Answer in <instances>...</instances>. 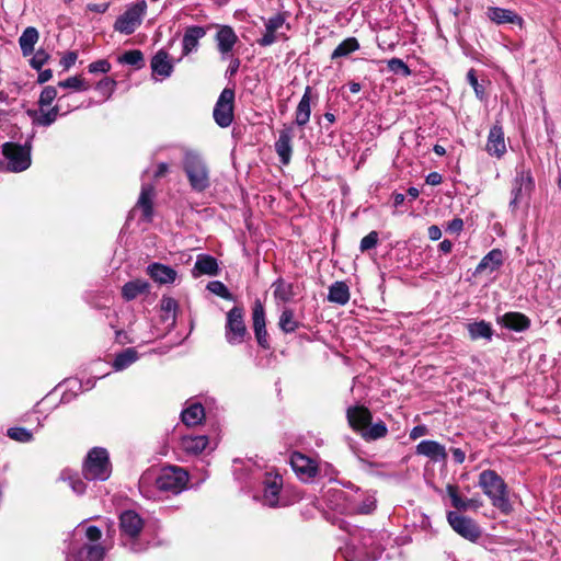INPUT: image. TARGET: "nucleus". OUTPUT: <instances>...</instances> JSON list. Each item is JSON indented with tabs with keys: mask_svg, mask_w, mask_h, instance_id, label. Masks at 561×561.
<instances>
[{
	"mask_svg": "<svg viewBox=\"0 0 561 561\" xmlns=\"http://www.w3.org/2000/svg\"><path fill=\"white\" fill-rule=\"evenodd\" d=\"M215 38L217 42L218 50L221 53L224 57L232 50L233 46L238 41L234 31L227 25L218 26V31Z\"/></svg>",
	"mask_w": 561,
	"mask_h": 561,
	"instance_id": "5701e85b",
	"label": "nucleus"
},
{
	"mask_svg": "<svg viewBox=\"0 0 561 561\" xmlns=\"http://www.w3.org/2000/svg\"><path fill=\"white\" fill-rule=\"evenodd\" d=\"M388 430L382 421H379L373 425H368L362 433V437L366 440H376L387 435Z\"/></svg>",
	"mask_w": 561,
	"mask_h": 561,
	"instance_id": "79ce46f5",
	"label": "nucleus"
},
{
	"mask_svg": "<svg viewBox=\"0 0 561 561\" xmlns=\"http://www.w3.org/2000/svg\"><path fill=\"white\" fill-rule=\"evenodd\" d=\"M182 421L187 426H195L205 417V410L201 403H193L182 411Z\"/></svg>",
	"mask_w": 561,
	"mask_h": 561,
	"instance_id": "4c0bfd02",
	"label": "nucleus"
},
{
	"mask_svg": "<svg viewBox=\"0 0 561 561\" xmlns=\"http://www.w3.org/2000/svg\"><path fill=\"white\" fill-rule=\"evenodd\" d=\"M486 16L497 25L510 23L516 24L520 28L524 26V19L510 9L489 7L486 10Z\"/></svg>",
	"mask_w": 561,
	"mask_h": 561,
	"instance_id": "dca6fc26",
	"label": "nucleus"
},
{
	"mask_svg": "<svg viewBox=\"0 0 561 561\" xmlns=\"http://www.w3.org/2000/svg\"><path fill=\"white\" fill-rule=\"evenodd\" d=\"M378 243V232L370 231L367 236H365L362 241L359 249L362 252H366L370 249H374Z\"/></svg>",
	"mask_w": 561,
	"mask_h": 561,
	"instance_id": "5fc2aeb1",
	"label": "nucleus"
},
{
	"mask_svg": "<svg viewBox=\"0 0 561 561\" xmlns=\"http://www.w3.org/2000/svg\"><path fill=\"white\" fill-rule=\"evenodd\" d=\"M58 87L64 89H72L75 91H87L90 84L80 76L67 78L64 81H59Z\"/></svg>",
	"mask_w": 561,
	"mask_h": 561,
	"instance_id": "a18cd8bd",
	"label": "nucleus"
},
{
	"mask_svg": "<svg viewBox=\"0 0 561 561\" xmlns=\"http://www.w3.org/2000/svg\"><path fill=\"white\" fill-rule=\"evenodd\" d=\"M77 58H78V55L76 51H68L60 59V65L64 67V69L67 70L75 65Z\"/></svg>",
	"mask_w": 561,
	"mask_h": 561,
	"instance_id": "bf43d9fd",
	"label": "nucleus"
},
{
	"mask_svg": "<svg viewBox=\"0 0 561 561\" xmlns=\"http://www.w3.org/2000/svg\"><path fill=\"white\" fill-rule=\"evenodd\" d=\"M82 472L84 478L90 481L107 480L112 472L107 450L101 447L92 448L85 458Z\"/></svg>",
	"mask_w": 561,
	"mask_h": 561,
	"instance_id": "20e7f679",
	"label": "nucleus"
},
{
	"mask_svg": "<svg viewBox=\"0 0 561 561\" xmlns=\"http://www.w3.org/2000/svg\"><path fill=\"white\" fill-rule=\"evenodd\" d=\"M3 154L9 160V170L22 172L31 165V145L7 142L3 145Z\"/></svg>",
	"mask_w": 561,
	"mask_h": 561,
	"instance_id": "0eeeda50",
	"label": "nucleus"
},
{
	"mask_svg": "<svg viewBox=\"0 0 561 561\" xmlns=\"http://www.w3.org/2000/svg\"><path fill=\"white\" fill-rule=\"evenodd\" d=\"M219 272L217 260L208 254H199L196 259L192 274L194 277L201 275H217Z\"/></svg>",
	"mask_w": 561,
	"mask_h": 561,
	"instance_id": "393cba45",
	"label": "nucleus"
},
{
	"mask_svg": "<svg viewBox=\"0 0 561 561\" xmlns=\"http://www.w3.org/2000/svg\"><path fill=\"white\" fill-rule=\"evenodd\" d=\"M273 295L277 301L287 302L295 297L294 286L283 278H278L272 285Z\"/></svg>",
	"mask_w": 561,
	"mask_h": 561,
	"instance_id": "e433bc0d",
	"label": "nucleus"
},
{
	"mask_svg": "<svg viewBox=\"0 0 561 561\" xmlns=\"http://www.w3.org/2000/svg\"><path fill=\"white\" fill-rule=\"evenodd\" d=\"M61 479L69 481V486L76 494L81 495L85 492L87 485H85L84 481L81 478H79L78 476H72V474H69L67 471H62Z\"/></svg>",
	"mask_w": 561,
	"mask_h": 561,
	"instance_id": "de8ad7c7",
	"label": "nucleus"
},
{
	"mask_svg": "<svg viewBox=\"0 0 561 561\" xmlns=\"http://www.w3.org/2000/svg\"><path fill=\"white\" fill-rule=\"evenodd\" d=\"M310 100H311V88L307 87L300 102L298 103L297 110H296L295 122L298 126H305L310 119V114H311Z\"/></svg>",
	"mask_w": 561,
	"mask_h": 561,
	"instance_id": "72a5a7b5",
	"label": "nucleus"
},
{
	"mask_svg": "<svg viewBox=\"0 0 561 561\" xmlns=\"http://www.w3.org/2000/svg\"><path fill=\"white\" fill-rule=\"evenodd\" d=\"M66 98V95H62L59 98L58 103L51 107L48 111H44L43 107H41L39 112H28V114L33 117V122L39 126H50L53 123L56 122L59 112L61 111V101Z\"/></svg>",
	"mask_w": 561,
	"mask_h": 561,
	"instance_id": "bb28decb",
	"label": "nucleus"
},
{
	"mask_svg": "<svg viewBox=\"0 0 561 561\" xmlns=\"http://www.w3.org/2000/svg\"><path fill=\"white\" fill-rule=\"evenodd\" d=\"M234 91L226 88L220 93L215 107L214 119L222 128L228 127L233 121Z\"/></svg>",
	"mask_w": 561,
	"mask_h": 561,
	"instance_id": "9b49d317",
	"label": "nucleus"
},
{
	"mask_svg": "<svg viewBox=\"0 0 561 561\" xmlns=\"http://www.w3.org/2000/svg\"><path fill=\"white\" fill-rule=\"evenodd\" d=\"M446 493L450 499L453 507L457 511H478L483 505L480 497L466 499L461 496L459 488L455 484H447Z\"/></svg>",
	"mask_w": 561,
	"mask_h": 561,
	"instance_id": "ddd939ff",
	"label": "nucleus"
},
{
	"mask_svg": "<svg viewBox=\"0 0 561 561\" xmlns=\"http://www.w3.org/2000/svg\"><path fill=\"white\" fill-rule=\"evenodd\" d=\"M478 484L495 508L504 514L512 512L507 485L494 470H483L479 474Z\"/></svg>",
	"mask_w": 561,
	"mask_h": 561,
	"instance_id": "f03ea898",
	"label": "nucleus"
},
{
	"mask_svg": "<svg viewBox=\"0 0 561 561\" xmlns=\"http://www.w3.org/2000/svg\"><path fill=\"white\" fill-rule=\"evenodd\" d=\"M206 35V28L203 26H188L183 35V56H187L198 47V42Z\"/></svg>",
	"mask_w": 561,
	"mask_h": 561,
	"instance_id": "b1692460",
	"label": "nucleus"
},
{
	"mask_svg": "<svg viewBox=\"0 0 561 561\" xmlns=\"http://www.w3.org/2000/svg\"><path fill=\"white\" fill-rule=\"evenodd\" d=\"M278 325L283 332L293 333L298 329L299 322L295 319L294 311L285 308L279 317Z\"/></svg>",
	"mask_w": 561,
	"mask_h": 561,
	"instance_id": "ea45409f",
	"label": "nucleus"
},
{
	"mask_svg": "<svg viewBox=\"0 0 561 561\" xmlns=\"http://www.w3.org/2000/svg\"><path fill=\"white\" fill-rule=\"evenodd\" d=\"M489 154L501 158L506 152L505 137L502 126L495 124L491 127L485 145Z\"/></svg>",
	"mask_w": 561,
	"mask_h": 561,
	"instance_id": "f3484780",
	"label": "nucleus"
},
{
	"mask_svg": "<svg viewBox=\"0 0 561 561\" xmlns=\"http://www.w3.org/2000/svg\"><path fill=\"white\" fill-rule=\"evenodd\" d=\"M468 332L472 340L485 339L490 341L493 335V330L490 323L485 321L469 323Z\"/></svg>",
	"mask_w": 561,
	"mask_h": 561,
	"instance_id": "58836bf2",
	"label": "nucleus"
},
{
	"mask_svg": "<svg viewBox=\"0 0 561 561\" xmlns=\"http://www.w3.org/2000/svg\"><path fill=\"white\" fill-rule=\"evenodd\" d=\"M534 179L529 170L523 167L517 171L512 188V199L510 207L515 210L522 203H527L534 190Z\"/></svg>",
	"mask_w": 561,
	"mask_h": 561,
	"instance_id": "6e6552de",
	"label": "nucleus"
},
{
	"mask_svg": "<svg viewBox=\"0 0 561 561\" xmlns=\"http://www.w3.org/2000/svg\"><path fill=\"white\" fill-rule=\"evenodd\" d=\"M8 436L14 440L26 443L32 439V434L23 427H11L8 430Z\"/></svg>",
	"mask_w": 561,
	"mask_h": 561,
	"instance_id": "603ef678",
	"label": "nucleus"
},
{
	"mask_svg": "<svg viewBox=\"0 0 561 561\" xmlns=\"http://www.w3.org/2000/svg\"><path fill=\"white\" fill-rule=\"evenodd\" d=\"M504 262L503 252L500 249L491 250L485 256L482 257L474 274L493 273L497 271Z\"/></svg>",
	"mask_w": 561,
	"mask_h": 561,
	"instance_id": "412c9836",
	"label": "nucleus"
},
{
	"mask_svg": "<svg viewBox=\"0 0 561 561\" xmlns=\"http://www.w3.org/2000/svg\"><path fill=\"white\" fill-rule=\"evenodd\" d=\"M500 323L514 331H524L528 329L530 321L520 312H506L502 316Z\"/></svg>",
	"mask_w": 561,
	"mask_h": 561,
	"instance_id": "7c9ffc66",
	"label": "nucleus"
},
{
	"mask_svg": "<svg viewBox=\"0 0 561 561\" xmlns=\"http://www.w3.org/2000/svg\"><path fill=\"white\" fill-rule=\"evenodd\" d=\"M147 272L150 275V277L159 283V284H171L176 278V271L172 267L160 264V263H152L147 267Z\"/></svg>",
	"mask_w": 561,
	"mask_h": 561,
	"instance_id": "a878e982",
	"label": "nucleus"
},
{
	"mask_svg": "<svg viewBox=\"0 0 561 561\" xmlns=\"http://www.w3.org/2000/svg\"><path fill=\"white\" fill-rule=\"evenodd\" d=\"M358 48V41L355 37H348L339 44V46L333 50L331 58L336 59L340 57H345L351 53L356 51Z\"/></svg>",
	"mask_w": 561,
	"mask_h": 561,
	"instance_id": "a19ab883",
	"label": "nucleus"
},
{
	"mask_svg": "<svg viewBox=\"0 0 561 561\" xmlns=\"http://www.w3.org/2000/svg\"><path fill=\"white\" fill-rule=\"evenodd\" d=\"M152 73L162 78L170 77L173 71V65L169 59V55L164 50H159L150 62Z\"/></svg>",
	"mask_w": 561,
	"mask_h": 561,
	"instance_id": "cd10ccee",
	"label": "nucleus"
},
{
	"mask_svg": "<svg viewBox=\"0 0 561 561\" xmlns=\"http://www.w3.org/2000/svg\"><path fill=\"white\" fill-rule=\"evenodd\" d=\"M207 289L216 296H219L227 300H233L232 294L229 291L227 286L220 280H211L207 284Z\"/></svg>",
	"mask_w": 561,
	"mask_h": 561,
	"instance_id": "49530a36",
	"label": "nucleus"
},
{
	"mask_svg": "<svg viewBox=\"0 0 561 561\" xmlns=\"http://www.w3.org/2000/svg\"><path fill=\"white\" fill-rule=\"evenodd\" d=\"M463 229V221L460 218H455L451 221H449L447 226V230L449 232L459 233Z\"/></svg>",
	"mask_w": 561,
	"mask_h": 561,
	"instance_id": "e2e57ef3",
	"label": "nucleus"
},
{
	"mask_svg": "<svg viewBox=\"0 0 561 561\" xmlns=\"http://www.w3.org/2000/svg\"><path fill=\"white\" fill-rule=\"evenodd\" d=\"M467 80L469 82V84L473 88L474 90V93L477 95V98H479L480 100L483 99L484 96V89L483 87L479 83L478 81V78L476 76V71L473 69H470L467 73Z\"/></svg>",
	"mask_w": 561,
	"mask_h": 561,
	"instance_id": "6e6d98bb",
	"label": "nucleus"
},
{
	"mask_svg": "<svg viewBox=\"0 0 561 561\" xmlns=\"http://www.w3.org/2000/svg\"><path fill=\"white\" fill-rule=\"evenodd\" d=\"M446 518L453 530L465 539L476 541L480 537L481 530L472 518L455 511L447 512Z\"/></svg>",
	"mask_w": 561,
	"mask_h": 561,
	"instance_id": "9d476101",
	"label": "nucleus"
},
{
	"mask_svg": "<svg viewBox=\"0 0 561 561\" xmlns=\"http://www.w3.org/2000/svg\"><path fill=\"white\" fill-rule=\"evenodd\" d=\"M290 465L301 480H310L318 473L316 461L300 453L291 455Z\"/></svg>",
	"mask_w": 561,
	"mask_h": 561,
	"instance_id": "2eb2a0df",
	"label": "nucleus"
},
{
	"mask_svg": "<svg viewBox=\"0 0 561 561\" xmlns=\"http://www.w3.org/2000/svg\"><path fill=\"white\" fill-rule=\"evenodd\" d=\"M152 196H153V186L150 184H142L141 192L137 202V206L141 208L144 219L149 221L151 220L153 209H152Z\"/></svg>",
	"mask_w": 561,
	"mask_h": 561,
	"instance_id": "473e14b6",
	"label": "nucleus"
},
{
	"mask_svg": "<svg viewBox=\"0 0 561 561\" xmlns=\"http://www.w3.org/2000/svg\"><path fill=\"white\" fill-rule=\"evenodd\" d=\"M149 283L145 279H134L127 282L122 288V296L125 300L129 301L137 298L139 295L149 290Z\"/></svg>",
	"mask_w": 561,
	"mask_h": 561,
	"instance_id": "f704fd0d",
	"label": "nucleus"
},
{
	"mask_svg": "<svg viewBox=\"0 0 561 561\" xmlns=\"http://www.w3.org/2000/svg\"><path fill=\"white\" fill-rule=\"evenodd\" d=\"M351 297L350 288L344 282H335L329 288L328 300L341 306L348 302Z\"/></svg>",
	"mask_w": 561,
	"mask_h": 561,
	"instance_id": "c9c22d12",
	"label": "nucleus"
},
{
	"mask_svg": "<svg viewBox=\"0 0 561 561\" xmlns=\"http://www.w3.org/2000/svg\"><path fill=\"white\" fill-rule=\"evenodd\" d=\"M53 77V71L50 69L43 70L38 73L37 82L45 83L49 81Z\"/></svg>",
	"mask_w": 561,
	"mask_h": 561,
	"instance_id": "774afa93",
	"label": "nucleus"
},
{
	"mask_svg": "<svg viewBox=\"0 0 561 561\" xmlns=\"http://www.w3.org/2000/svg\"><path fill=\"white\" fill-rule=\"evenodd\" d=\"M283 488V479L277 473H268L264 481L263 504L270 507L280 505L279 492Z\"/></svg>",
	"mask_w": 561,
	"mask_h": 561,
	"instance_id": "4468645a",
	"label": "nucleus"
},
{
	"mask_svg": "<svg viewBox=\"0 0 561 561\" xmlns=\"http://www.w3.org/2000/svg\"><path fill=\"white\" fill-rule=\"evenodd\" d=\"M252 322L255 339L259 345L263 348H270L268 334L266 331L265 311L260 300H255L254 302L252 310Z\"/></svg>",
	"mask_w": 561,
	"mask_h": 561,
	"instance_id": "f8f14e48",
	"label": "nucleus"
},
{
	"mask_svg": "<svg viewBox=\"0 0 561 561\" xmlns=\"http://www.w3.org/2000/svg\"><path fill=\"white\" fill-rule=\"evenodd\" d=\"M291 130L284 129L279 133V137L277 141L275 142V149L277 154L280 158V162L283 164H288L291 157Z\"/></svg>",
	"mask_w": 561,
	"mask_h": 561,
	"instance_id": "c756f323",
	"label": "nucleus"
},
{
	"mask_svg": "<svg viewBox=\"0 0 561 561\" xmlns=\"http://www.w3.org/2000/svg\"><path fill=\"white\" fill-rule=\"evenodd\" d=\"M116 81L110 77H105L96 84V90L105 98L108 99L114 92Z\"/></svg>",
	"mask_w": 561,
	"mask_h": 561,
	"instance_id": "09e8293b",
	"label": "nucleus"
},
{
	"mask_svg": "<svg viewBox=\"0 0 561 561\" xmlns=\"http://www.w3.org/2000/svg\"><path fill=\"white\" fill-rule=\"evenodd\" d=\"M427 434V427L425 425H417L412 428L410 433V438L415 440L421 436H424Z\"/></svg>",
	"mask_w": 561,
	"mask_h": 561,
	"instance_id": "0e129e2a",
	"label": "nucleus"
},
{
	"mask_svg": "<svg viewBox=\"0 0 561 561\" xmlns=\"http://www.w3.org/2000/svg\"><path fill=\"white\" fill-rule=\"evenodd\" d=\"M178 308V301L172 297H162L161 309L165 312L175 311Z\"/></svg>",
	"mask_w": 561,
	"mask_h": 561,
	"instance_id": "052dcab7",
	"label": "nucleus"
},
{
	"mask_svg": "<svg viewBox=\"0 0 561 561\" xmlns=\"http://www.w3.org/2000/svg\"><path fill=\"white\" fill-rule=\"evenodd\" d=\"M225 337L231 345L243 343L245 339V323L242 308L234 307L227 313Z\"/></svg>",
	"mask_w": 561,
	"mask_h": 561,
	"instance_id": "1a4fd4ad",
	"label": "nucleus"
},
{
	"mask_svg": "<svg viewBox=\"0 0 561 561\" xmlns=\"http://www.w3.org/2000/svg\"><path fill=\"white\" fill-rule=\"evenodd\" d=\"M136 359L137 352L134 348H127L115 357L113 366L116 370H122L136 362Z\"/></svg>",
	"mask_w": 561,
	"mask_h": 561,
	"instance_id": "37998d69",
	"label": "nucleus"
},
{
	"mask_svg": "<svg viewBox=\"0 0 561 561\" xmlns=\"http://www.w3.org/2000/svg\"><path fill=\"white\" fill-rule=\"evenodd\" d=\"M118 61L121 64H126L135 66L136 68H141L144 66V55L138 49L128 50L118 57Z\"/></svg>",
	"mask_w": 561,
	"mask_h": 561,
	"instance_id": "c03bdc74",
	"label": "nucleus"
},
{
	"mask_svg": "<svg viewBox=\"0 0 561 561\" xmlns=\"http://www.w3.org/2000/svg\"><path fill=\"white\" fill-rule=\"evenodd\" d=\"M416 454L430 458L432 461H446L447 451L444 445L436 440H422L416 446Z\"/></svg>",
	"mask_w": 561,
	"mask_h": 561,
	"instance_id": "aec40b11",
	"label": "nucleus"
},
{
	"mask_svg": "<svg viewBox=\"0 0 561 561\" xmlns=\"http://www.w3.org/2000/svg\"><path fill=\"white\" fill-rule=\"evenodd\" d=\"M88 69L91 73H106L111 70V64L106 59H99L96 61L91 62Z\"/></svg>",
	"mask_w": 561,
	"mask_h": 561,
	"instance_id": "4d7b16f0",
	"label": "nucleus"
},
{
	"mask_svg": "<svg viewBox=\"0 0 561 561\" xmlns=\"http://www.w3.org/2000/svg\"><path fill=\"white\" fill-rule=\"evenodd\" d=\"M57 98V90L55 87L48 85L43 89L39 95L38 104L41 107L49 106Z\"/></svg>",
	"mask_w": 561,
	"mask_h": 561,
	"instance_id": "8fccbe9b",
	"label": "nucleus"
},
{
	"mask_svg": "<svg viewBox=\"0 0 561 561\" xmlns=\"http://www.w3.org/2000/svg\"><path fill=\"white\" fill-rule=\"evenodd\" d=\"M427 232H428V238L433 241H436V240L440 239V237H442V230L436 225L428 227Z\"/></svg>",
	"mask_w": 561,
	"mask_h": 561,
	"instance_id": "69168bd1",
	"label": "nucleus"
},
{
	"mask_svg": "<svg viewBox=\"0 0 561 561\" xmlns=\"http://www.w3.org/2000/svg\"><path fill=\"white\" fill-rule=\"evenodd\" d=\"M146 11L147 3L145 0L129 5L126 11L116 19L114 30L125 35L133 34L136 28L140 26Z\"/></svg>",
	"mask_w": 561,
	"mask_h": 561,
	"instance_id": "423d86ee",
	"label": "nucleus"
},
{
	"mask_svg": "<svg viewBox=\"0 0 561 561\" xmlns=\"http://www.w3.org/2000/svg\"><path fill=\"white\" fill-rule=\"evenodd\" d=\"M87 538L92 541L96 542L101 539L102 533L101 529L96 526H89L85 531Z\"/></svg>",
	"mask_w": 561,
	"mask_h": 561,
	"instance_id": "680f3d73",
	"label": "nucleus"
},
{
	"mask_svg": "<svg viewBox=\"0 0 561 561\" xmlns=\"http://www.w3.org/2000/svg\"><path fill=\"white\" fill-rule=\"evenodd\" d=\"M388 68L390 71L394 73H402L404 77L411 75V70L408 65L399 58H392L388 60Z\"/></svg>",
	"mask_w": 561,
	"mask_h": 561,
	"instance_id": "3c124183",
	"label": "nucleus"
},
{
	"mask_svg": "<svg viewBox=\"0 0 561 561\" xmlns=\"http://www.w3.org/2000/svg\"><path fill=\"white\" fill-rule=\"evenodd\" d=\"M38 31L33 27H26L19 38V45L24 57L30 56L34 53L36 43L38 42Z\"/></svg>",
	"mask_w": 561,
	"mask_h": 561,
	"instance_id": "2f4dec72",
	"label": "nucleus"
},
{
	"mask_svg": "<svg viewBox=\"0 0 561 561\" xmlns=\"http://www.w3.org/2000/svg\"><path fill=\"white\" fill-rule=\"evenodd\" d=\"M188 473L181 467L169 466L160 469L158 473L154 471H146L139 479V488L146 491L147 488L154 483L161 492L172 494L181 493L187 485Z\"/></svg>",
	"mask_w": 561,
	"mask_h": 561,
	"instance_id": "f257e3e1",
	"label": "nucleus"
},
{
	"mask_svg": "<svg viewBox=\"0 0 561 561\" xmlns=\"http://www.w3.org/2000/svg\"><path fill=\"white\" fill-rule=\"evenodd\" d=\"M209 440L206 435L183 436L181 439V448L190 455H198L208 446Z\"/></svg>",
	"mask_w": 561,
	"mask_h": 561,
	"instance_id": "c85d7f7f",
	"label": "nucleus"
},
{
	"mask_svg": "<svg viewBox=\"0 0 561 561\" xmlns=\"http://www.w3.org/2000/svg\"><path fill=\"white\" fill-rule=\"evenodd\" d=\"M376 502L373 497H366L358 506L353 507V511L359 514H369L375 510Z\"/></svg>",
	"mask_w": 561,
	"mask_h": 561,
	"instance_id": "13d9d810",
	"label": "nucleus"
},
{
	"mask_svg": "<svg viewBox=\"0 0 561 561\" xmlns=\"http://www.w3.org/2000/svg\"><path fill=\"white\" fill-rule=\"evenodd\" d=\"M284 24L285 18L282 14H276L268 19L265 23V33L263 37L259 39V44L261 46L273 44L280 35L279 30L283 28Z\"/></svg>",
	"mask_w": 561,
	"mask_h": 561,
	"instance_id": "4be33fe9",
	"label": "nucleus"
},
{
	"mask_svg": "<svg viewBox=\"0 0 561 561\" xmlns=\"http://www.w3.org/2000/svg\"><path fill=\"white\" fill-rule=\"evenodd\" d=\"M105 554L104 548L99 543L83 545L77 551H72L66 561H102Z\"/></svg>",
	"mask_w": 561,
	"mask_h": 561,
	"instance_id": "a211bd4d",
	"label": "nucleus"
},
{
	"mask_svg": "<svg viewBox=\"0 0 561 561\" xmlns=\"http://www.w3.org/2000/svg\"><path fill=\"white\" fill-rule=\"evenodd\" d=\"M144 528V519L131 510L124 511L119 515V529L123 537V545L133 552L146 550V545L138 540Z\"/></svg>",
	"mask_w": 561,
	"mask_h": 561,
	"instance_id": "7ed1b4c3",
	"label": "nucleus"
},
{
	"mask_svg": "<svg viewBox=\"0 0 561 561\" xmlns=\"http://www.w3.org/2000/svg\"><path fill=\"white\" fill-rule=\"evenodd\" d=\"M49 54L44 49H38L30 60L32 68L41 70L42 67L48 61Z\"/></svg>",
	"mask_w": 561,
	"mask_h": 561,
	"instance_id": "864d4df0",
	"label": "nucleus"
},
{
	"mask_svg": "<svg viewBox=\"0 0 561 561\" xmlns=\"http://www.w3.org/2000/svg\"><path fill=\"white\" fill-rule=\"evenodd\" d=\"M346 416H347V421H348L350 426L354 431L359 432L360 434L371 423V413L365 407H351V408H348L347 412H346Z\"/></svg>",
	"mask_w": 561,
	"mask_h": 561,
	"instance_id": "6ab92c4d",
	"label": "nucleus"
},
{
	"mask_svg": "<svg viewBox=\"0 0 561 561\" xmlns=\"http://www.w3.org/2000/svg\"><path fill=\"white\" fill-rule=\"evenodd\" d=\"M184 171L194 191L203 192L209 186L207 168L198 154L193 152L185 154Z\"/></svg>",
	"mask_w": 561,
	"mask_h": 561,
	"instance_id": "39448f33",
	"label": "nucleus"
},
{
	"mask_svg": "<svg viewBox=\"0 0 561 561\" xmlns=\"http://www.w3.org/2000/svg\"><path fill=\"white\" fill-rule=\"evenodd\" d=\"M453 457L457 463H462L466 459V453L460 448L451 449Z\"/></svg>",
	"mask_w": 561,
	"mask_h": 561,
	"instance_id": "338daca9",
	"label": "nucleus"
}]
</instances>
